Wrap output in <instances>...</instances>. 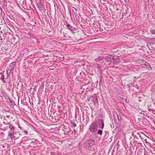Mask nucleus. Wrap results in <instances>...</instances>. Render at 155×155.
<instances>
[{
    "label": "nucleus",
    "mask_w": 155,
    "mask_h": 155,
    "mask_svg": "<svg viewBox=\"0 0 155 155\" xmlns=\"http://www.w3.org/2000/svg\"><path fill=\"white\" fill-rule=\"evenodd\" d=\"M91 98L92 99V101L94 102V104H97L98 103L97 97L96 94H94V96L91 97Z\"/></svg>",
    "instance_id": "nucleus-9"
},
{
    "label": "nucleus",
    "mask_w": 155,
    "mask_h": 155,
    "mask_svg": "<svg viewBox=\"0 0 155 155\" xmlns=\"http://www.w3.org/2000/svg\"><path fill=\"white\" fill-rule=\"evenodd\" d=\"M5 71H2L0 73V80H1L3 83H5L8 81V84H9L11 82L10 78L9 77L10 76L11 72L7 73V76L5 78V80H4L5 75L4 73Z\"/></svg>",
    "instance_id": "nucleus-3"
},
{
    "label": "nucleus",
    "mask_w": 155,
    "mask_h": 155,
    "mask_svg": "<svg viewBox=\"0 0 155 155\" xmlns=\"http://www.w3.org/2000/svg\"><path fill=\"white\" fill-rule=\"evenodd\" d=\"M26 142H28L27 143H30L29 146L32 147L33 146V144L36 143V141L34 139H30L27 140Z\"/></svg>",
    "instance_id": "nucleus-8"
},
{
    "label": "nucleus",
    "mask_w": 155,
    "mask_h": 155,
    "mask_svg": "<svg viewBox=\"0 0 155 155\" xmlns=\"http://www.w3.org/2000/svg\"><path fill=\"white\" fill-rule=\"evenodd\" d=\"M11 70L10 69H7L6 70L7 73H8L10 72Z\"/></svg>",
    "instance_id": "nucleus-26"
},
{
    "label": "nucleus",
    "mask_w": 155,
    "mask_h": 155,
    "mask_svg": "<svg viewBox=\"0 0 155 155\" xmlns=\"http://www.w3.org/2000/svg\"><path fill=\"white\" fill-rule=\"evenodd\" d=\"M4 80H5V78H4Z\"/></svg>",
    "instance_id": "nucleus-42"
},
{
    "label": "nucleus",
    "mask_w": 155,
    "mask_h": 155,
    "mask_svg": "<svg viewBox=\"0 0 155 155\" xmlns=\"http://www.w3.org/2000/svg\"><path fill=\"white\" fill-rule=\"evenodd\" d=\"M16 62H13L11 63L9 66V68L15 66Z\"/></svg>",
    "instance_id": "nucleus-20"
},
{
    "label": "nucleus",
    "mask_w": 155,
    "mask_h": 155,
    "mask_svg": "<svg viewBox=\"0 0 155 155\" xmlns=\"http://www.w3.org/2000/svg\"><path fill=\"white\" fill-rule=\"evenodd\" d=\"M136 141H134L133 142V144L134 145V146H135V142H136Z\"/></svg>",
    "instance_id": "nucleus-28"
},
{
    "label": "nucleus",
    "mask_w": 155,
    "mask_h": 155,
    "mask_svg": "<svg viewBox=\"0 0 155 155\" xmlns=\"http://www.w3.org/2000/svg\"><path fill=\"white\" fill-rule=\"evenodd\" d=\"M58 155H62V154L60 153H59L58 154Z\"/></svg>",
    "instance_id": "nucleus-33"
},
{
    "label": "nucleus",
    "mask_w": 155,
    "mask_h": 155,
    "mask_svg": "<svg viewBox=\"0 0 155 155\" xmlns=\"http://www.w3.org/2000/svg\"><path fill=\"white\" fill-rule=\"evenodd\" d=\"M67 37H68V38H71V36H68V35Z\"/></svg>",
    "instance_id": "nucleus-32"
},
{
    "label": "nucleus",
    "mask_w": 155,
    "mask_h": 155,
    "mask_svg": "<svg viewBox=\"0 0 155 155\" xmlns=\"http://www.w3.org/2000/svg\"><path fill=\"white\" fill-rule=\"evenodd\" d=\"M150 34L153 35H155V29L151 28L150 30Z\"/></svg>",
    "instance_id": "nucleus-17"
},
{
    "label": "nucleus",
    "mask_w": 155,
    "mask_h": 155,
    "mask_svg": "<svg viewBox=\"0 0 155 155\" xmlns=\"http://www.w3.org/2000/svg\"><path fill=\"white\" fill-rule=\"evenodd\" d=\"M132 137H130V139L131 138L133 140H134L135 139L137 138L138 139V138L137 137L136 135H134L133 134H132Z\"/></svg>",
    "instance_id": "nucleus-19"
},
{
    "label": "nucleus",
    "mask_w": 155,
    "mask_h": 155,
    "mask_svg": "<svg viewBox=\"0 0 155 155\" xmlns=\"http://www.w3.org/2000/svg\"><path fill=\"white\" fill-rule=\"evenodd\" d=\"M18 127L19 128H20V130H22L24 132V134L26 135H28V132L27 131L25 130L24 128L23 127H20V126H19Z\"/></svg>",
    "instance_id": "nucleus-15"
},
{
    "label": "nucleus",
    "mask_w": 155,
    "mask_h": 155,
    "mask_svg": "<svg viewBox=\"0 0 155 155\" xmlns=\"http://www.w3.org/2000/svg\"><path fill=\"white\" fill-rule=\"evenodd\" d=\"M71 129H70L69 130H68V132H67V133L68 134H70L71 133Z\"/></svg>",
    "instance_id": "nucleus-27"
},
{
    "label": "nucleus",
    "mask_w": 155,
    "mask_h": 155,
    "mask_svg": "<svg viewBox=\"0 0 155 155\" xmlns=\"http://www.w3.org/2000/svg\"><path fill=\"white\" fill-rule=\"evenodd\" d=\"M66 26L67 28L71 31V33H73L74 35L76 33V28L72 26L70 24H67Z\"/></svg>",
    "instance_id": "nucleus-7"
},
{
    "label": "nucleus",
    "mask_w": 155,
    "mask_h": 155,
    "mask_svg": "<svg viewBox=\"0 0 155 155\" xmlns=\"http://www.w3.org/2000/svg\"><path fill=\"white\" fill-rule=\"evenodd\" d=\"M98 128L97 121L96 120H94L91 124L89 127V129L91 132L95 133L97 131V134L101 135L103 134V131L101 129L97 130Z\"/></svg>",
    "instance_id": "nucleus-1"
},
{
    "label": "nucleus",
    "mask_w": 155,
    "mask_h": 155,
    "mask_svg": "<svg viewBox=\"0 0 155 155\" xmlns=\"http://www.w3.org/2000/svg\"><path fill=\"white\" fill-rule=\"evenodd\" d=\"M104 58L106 61L109 62V64L111 63H119L120 62V58L117 56L107 54L104 57Z\"/></svg>",
    "instance_id": "nucleus-2"
},
{
    "label": "nucleus",
    "mask_w": 155,
    "mask_h": 155,
    "mask_svg": "<svg viewBox=\"0 0 155 155\" xmlns=\"http://www.w3.org/2000/svg\"><path fill=\"white\" fill-rule=\"evenodd\" d=\"M11 68V70H10V72H11V71H13L15 68V67L14 66H13L10 68Z\"/></svg>",
    "instance_id": "nucleus-23"
},
{
    "label": "nucleus",
    "mask_w": 155,
    "mask_h": 155,
    "mask_svg": "<svg viewBox=\"0 0 155 155\" xmlns=\"http://www.w3.org/2000/svg\"><path fill=\"white\" fill-rule=\"evenodd\" d=\"M51 155H57L56 153L54 152H51Z\"/></svg>",
    "instance_id": "nucleus-24"
},
{
    "label": "nucleus",
    "mask_w": 155,
    "mask_h": 155,
    "mask_svg": "<svg viewBox=\"0 0 155 155\" xmlns=\"http://www.w3.org/2000/svg\"><path fill=\"white\" fill-rule=\"evenodd\" d=\"M133 143H132V141H131L130 142V144H131V145L132 146H133V144H132Z\"/></svg>",
    "instance_id": "nucleus-30"
},
{
    "label": "nucleus",
    "mask_w": 155,
    "mask_h": 155,
    "mask_svg": "<svg viewBox=\"0 0 155 155\" xmlns=\"http://www.w3.org/2000/svg\"><path fill=\"white\" fill-rule=\"evenodd\" d=\"M91 117H93V115L92 114V115H91Z\"/></svg>",
    "instance_id": "nucleus-40"
},
{
    "label": "nucleus",
    "mask_w": 155,
    "mask_h": 155,
    "mask_svg": "<svg viewBox=\"0 0 155 155\" xmlns=\"http://www.w3.org/2000/svg\"><path fill=\"white\" fill-rule=\"evenodd\" d=\"M80 74L81 75V73H80Z\"/></svg>",
    "instance_id": "nucleus-39"
},
{
    "label": "nucleus",
    "mask_w": 155,
    "mask_h": 155,
    "mask_svg": "<svg viewBox=\"0 0 155 155\" xmlns=\"http://www.w3.org/2000/svg\"><path fill=\"white\" fill-rule=\"evenodd\" d=\"M4 80H5V78H4Z\"/></svg>",
    "instance_id": "nucleus-43"
},
{
    "label": "nucleus",
    "mask_w": 155,
    "mask_h": 155,
    "mask_svg": "<svg viewBox=\"0 0 155 155\" xmlns=\"http://www.w3.org/2000/svg\"><path fill=\"white\" fill-rule=\"evenodd\" d=\"M20 135L19 132H14L13 133H9L8 136L11 139L14 138L15 139H17L19 137Z\"/></svg>",
    "instance_id": "nucleus-5"
},
{
    "label": "nucleus",
    "mask_w": 155,
    "mask_h": 155,
    "mask_svg": "<svg viewBox=\"0 0 155 155\" xmlns=\"http://www.w3.org/2000/svg\"><path fill=\"white\" fill-rule=\"evenodd\" d=\"M100 60H101V59L99 58H96L95 59V61H97V62L99 61Z\"/></svg>",
    "instance_id": "nucleus-22"
},
{
    "label": "nucleus",
    "mask_w": 155,
    "mask_h": 155,
    "mask_svg": "<svg viewBox=\"0 0 155 155\" xmlns=\"http://www.w3.org/2000/svg\"><path fill=\"white\" fill-rule=\"evenodd\" d=\"M64 134L65 135H66V133L64 132Z\"/></svg>",
    "instance_id": "nucleus-41"
},
{
    "label": "nucleus",
    "mask_w": 155,
    "mask_h": 155,
    "mask_svg": "<svg viewBox=\"0 0 155 155\" xmlns=\"http://www.w3.org/2000/svg\"><path fill=\"white\" fill-rule=\"evenodd\" d=\"M99 30H100V31H103V29H102V28H99Z\"/></svg>",
    "instance_id": "nucleus-29"
},
{
    "label": "nucleus",
    "mask_w": 155,
    "mask_h": 155,
    "mask_svg": "<svg viewBox=\"0 0 155 155\" xmlns=\"http://www.w3.org/2000/svg\"><path fill=\"white\" fill-rule=\"evenodd\" d=\"M140 62L141 63V64L142 67L143 66V64H145V65H146V66H148V65H149L148 63H147V62H146L144 60H140Z\"/></svg>",
    "instance_id": "nucleus-14"
},
{
    "label": "nucleus",
    "mask_w": 155,
    "mask_h": 155,
    "mask_svg": "<svg viewBox=\"0 0 155 155\" xmlns=\"http://www.w3.org/2000/svg\"><path fill=\"white\" fill-rule=\"evenodd\" d=\"M72 124L71 125L72 127H75L76 126V123H71Z\"/></svg>",
    "instance_id": "nucleus-21"
},
{
    "label": "nucleus",
    "mask_w": 155,
    "mask_h": 155,
    "mask_svg": "<svg viewBox=\"0 0 155 155\" xmlns=\"http://www.w3.org/2000/svg\"><path fill=\"white\" fill-rule=\"evenodd\" d=\"M148 64H149V65H148V66H146V65H145V64H143V66L142 67L143 68H146L147 70L149 71H150L152 70L150 66V64L149 63H148Z\"/></svg>",
    "instance_id": "nucleus-12"
},
{
    "label": "nucleus",
    "mask_w": 155,
    "mask_h": 155,
    "mask_svg": "<svg viewBox=\"0 0 155 155\" xmlns=\"http://www.w3.org/2000/svg\"><path fill=\"white\" fill-rule=\"evenodd\" d=\"M104 133L105 134V135L104 136V137L105 139H107L108 138V136L109 134V132L108 131H106L104 132Z\"/></svg>",
    "instance_id": "nucleus-16"
},
{
    "label": "nucleus",
    "mask_w": 155,
    "mask_h": 155,
    "mask_svg": "<svg viewBox=\"0 0 155 155\" xmlns=\"http://www.w3.org/2000/svg\"><path fill=\"white\" fill-rule=\"evenodd\" d=\"M9 128L10 129V130H9V133H13L14 132V131L15 130V129L16 128L13 124H10L9 125Z\"/></svg>",
    "instance_id": "nucleus-10"
},
{
    "label": "nucleus",
    "mask_w": 155,
    "mask_h": 155,
    "mask_svg": "<svg viewBox=\"0 0 155 155\" xmlns=\"http://www.w3.org/2000/svg\"><path fill=\"white\" fill-rule=\"evenodd\" d=\"M132 85L133 87L137 88L138 89H140V87L138 86L137 84H135L134 82L132 84Z\"/></svg>",
    "instance_id": "nucleus-18"
},
{
    "label": "nucleus",
    "mask_w": 155,
    "mask_h": 155,
    "mask_svg": "<svg viewBox=\"0 0 155 155\" xmlns=\"http://www.w3.org/2000/svg\"><path fill=\"white\" fill-rule=\"evenodd\" d=\"M12 72V74L13 72V71H11V73Z\"/></svg>",
    "instance_id": "nucleus-34"
},
{
    "label": "nucleus",
    "mask_w": 155,
    "mask_h": 155,
    "mask_svg": "<svg viewBox=\"0 0 155 155\" xmlns=\"http://www.w3.org/2000/svg\"><path fill=\"white\" fill-rule=\"evenodd\" d=\"M94 144L95 141L92 139H90L86 142L84 146L86 148H89L90 147L92 146Z\"/></svg>",
    "instance_id": "nucleus-4"
},
{
    "label": "nucleus",
    "mask_w": 155,
    "mask_h": 155,
    "mask_svg": "<svg viewBox=\"0 0 155 155\" xmlns=\"http://www.w3.org/2000/svg\"><path fill=\"white\" fill-rule=\"evenodd\" d=\"M5 116H4V119H5Z\"/></svg>",
    "instance_id": "nucleus-37"
},
{
    "label": "nucleus",
    "mask_w": 155,
    "mask_h": 155,
    "mask_svg": "<svg viewBox=\"0 0 155 155\" xmlns=\"http://www.w3.org/2000/svg\"><path fill=\"white\" fill-rule=\"evenodd\" d=\"M138 135H139V136L141 138V139H142V137H141V135H140V134H138Z\"/></svg>",
    "instance_id": "nucleus-31"
},
{
    "label": "nucleus",
    "mask_w": 155,
    "mask_h": 155,
    "mask_svg": "<svg viewBox=\"0 0 155 155\" xmlns=\"http://www.w3.org/2000/svg\"><path fill=\"white\" fill-rule=\"evenodd\" d=\"M97 121L98 127L99 126V128L103 129L104 126V122L103 120L102 119H99Z\"/></svg>",
    "instance_id": "nucleus-6"
},
{
    "label": "nucleus",
    "mask_w": 155,
    "mask_h": 155,
    "mask_svg": "<svg viewBox=\"0 0 155 155\" xmlns=\"http://www.w3.org/2000/svg\"><path fill=\"white\" fill-rule=\"evenodd\" d=\"M125 101L126 102H127V98L126 99Z\"/></svg>",
    "instance_id": "nucleus-35"
},
{
    "label": "nucleus",
    "mask_w": 155,
    "mask_h": 155,
    "mask_svg": "<svg viewBox=\"0 0 155 155\" xmlns=\"http://www.w3.org/2000/svg\"><path fill=\"white\" fill-rule=\"evenodd\" d=\"M101 83V82H100H100H99V85H100V83Z\"/></svg>",
    "instance_id": "nucleus-36"
},
{
    "label": "nucleus",
    "mask_w": 155,
    "mask_h": 155,
    "mask_svg": "<svg viewBox=\"0 0 155 155\" xmlns=\"http://www.w3.org/2000/svg\"><path fill=\"white\" fill-rule=\"evenodd\" d=\"M68 35L66 33L64 35V37H66V38H68V37H67Z\"/></svg>",
    "instance_id": "nucleus-25"
},
{
    "label": "nucleus",
    "mask_w": 155,
    "mask_h": 155,
    "mask_svg": "<svg viewBox=\"0 0 155 155\" xmlns=\"http://www.w3.org/2000/svg\"><path fill=\"white\" fill-rule=\"evenodd\" d=\"M45 57H48V56H45Z\"/></svg>",
    "instance_id": "nucleus-44"
},
{
    "label": "nucleus",
    "mask_w": 155,
    "mask_h": 155,
    "mask_svg": "<svg viewBox=\"0 0 155 155\" xmlns=\"http://www.w3.org/2000/svg\"><path fill=\"white\" fill-rule=\"evenodd\" d=\"M18 42H19V41H17V42H16V44H17V43H18Z\"/></svg>",
    "instance_id": "nucleus-38"
},
{
    "label": "nucleus",
    "mask_w": 155,
    "mask_h": 155,
    "mask_svg": "<svg viewBox=\"0 0 155 155\" xmlns=\"http://www.w3.org/2000/svg\"><path fill=\"white\" fill-rule=\"evenodd\" d=\"M113 116L114 117H117L119 121H120L121 120L122 117L120 114H115L113 115Z\"/></svg>",
    "instance_id": "nucleus-13"
},
{
    "label": "nucleus",
    "mask_w": 155,
    "mask_h": 155,
    "mask_svg": "<svg viewBox=\"0 0 155 155\" xmlns=\"http://www.w3.org/2000/svg\"><path fill=\"white\" fill-rule=\"evenodd\" d=\"M118 9L117 8L115 11L114 12H112L113 16H114L115 17H117L118 16L119 14Z\"/></svg>",
    "instance_id": "nucleus-11"
}]
</instances>
